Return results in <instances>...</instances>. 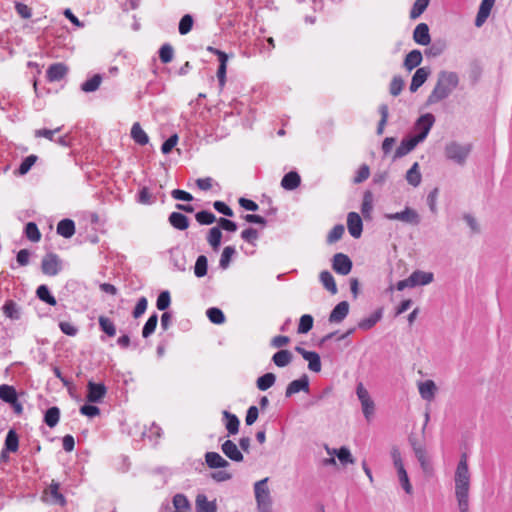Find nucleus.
<instances>
[{
    "instance_id": "obj_1",
    "label": "nucleus",
    "mask_w": 512,
    "mask_h": 512,
    "mask_svg": "<svg viewBox=\"0 0 512 512\" xmlns=\"http://www.w3.org/2000/svg\"><path fill=\"white\" fill-rule=\"evenodd\" d=\"M455 498L460 512H469L470 472L467 455L463 453L457 464L455 476Z\"/></svg>"
},
{
    "instance_id": "obj_2",
    "label": "nucleus",
    "mask_w": 512,
    "mask_h": 512,
    "mask_svg": "<svg viewBox=\"0 0 512 512\" xmlns=\"http://www.w3.org/2000/svg\"><path fill=\"white\" fill-rule=\"evenodd\" d=\"M458 84L459 77L457 73L451 71H440L437 82L427 98V104H436L446 99Z\"/></svg>"
},
{
    "instance_id": "obj_3",
    "label": "nucleus",
    "mask_w": 512,
    "mask_h": 512,
    "mask_svg": "<svg viewBox=\"0 0 512 512\" xmlns=\"http://www.w3.org/2000/svg\"><path fill=\"white\" fill-rule=\"evenodd\" d=\"M268 481L269 478L266 477L254 483L257 512H272L273 499L267 485Z\"/></svg>"
},
{
    "instance_id": "obj_4",
    "label": "nucleus",
    "mask_w": 512,
    "mask_h": 512,
    "mask_svg": "<svg viewBox=\"0 0 512 512\" xmlns=\"http://www.w3.org/2000/svg\"><path fill=\"white\" fill-rule=\"evenodd\" d=\"M471 149V144H461L457 141H451L445 145L444 154L448 160L458 165H464Z\"/></svg>"
},
{
    "instance_id": "obj_5",
    "label": "nucleus",
    "mask_w": 512,
    "mask_h": 512,
    "mask_svg": "<svg viewBox=\"0 0 512 512\" xmlns=\"http://www.w3.org/2000/svg\"><path fill=\"white\" fill-rule=\"evenodd\" d=\"M435 123V116L431 113L421 115L414 124V131L416 134L413 136L419 143L423 142L428 136L431 128Z\"/></svg>"
},
{
    "instance_id": "obj_6",
    "label": "nucleus",
    "mask_w": 512,
    "mask_h": 512,
    "mask_svg": "<svg viewBox=\"0 0 512 512\" xmlns=\"http://www.w3.org/2000/svg\"><path fill=\"white\" fill-rule=\"evenodd\" d=\"M384 217L388 220H397L413 226H417L421 222L419 213L409 206H406L400 212L386 213Z\"/></svg>"
},
{
    "instance_id": "obj_7",
    "label": "nucleus",
    "mask_w": 512,
    "mask_h": 512,
    "mask_svg": "<svg viewBox=\"0 0 512 512\" xmlns=\"http://www.w3.org/2000/svg\"><path fill=\"white\" fill-rule=\"evenodd\" d=\"M41 269L45 275L55 276L62 270V261L57 254L48 253L42 259Z\"/></svg>"
},
{
    "instance_id": "obj_8",
    "label": "nucleus",
    "mask_w": 512,
    "mask_h": 512,
    "mask_svg": "<svg viewBox=\"0 0 512 512\" xmlns=\"http://www.w3.org/2000/svg\"><path fill=\"white\" fill-rule=\"evenodd\" d=\"M353 267L351 259L344 253H336L332 258V269L340 275H348Z\"/></svg>"
},
{
    "instance_id": "obj_9",
    "label": "nucleus",
    "mask_w": 512,
    "mask_h": 512,
    "mask_svg": "<svg viewBox=\"0 0 512 512\" xmlns=\"http://www.w3.org/2000/svg\"><path fill=\"white\" fill-rule=\"evenodd\" d=\"M107 393V388L103 383H95L89 381L87 384L86 399L90 403H99L103 400Z\"/></svg>"
},
{
    "instance_id": "obj_10",
    "label": "nucleus",
    "mask_w": 512,
    "mask_h": 512,
    "mask_svg": "<svg viewBox=\"0 0 512 512\" xmlns=\"http://www.w3.org/2000/svg\"><path fill=\"white\" fill-rule=\"evenodd\" d=\"M300 391L309 392V377L307 374H303L299 379L293 380L288 384L285 390V397L290 398Z\"/></svg>"
},
{
    "instance_id": "obj_11",
    "label": "nucleus",
    "mask_w": 512,
    "mask_h": 512,
    "mask_svg": "<svg viewBox=\"0 0 512 512\" xmlns=\"http://www.w3.org/2000/svg\"><path fill=\"white\" fill-rule=\"evenodd\" d=\"M419 144L418 140L413 136H408L402 139L400 145L396 148L393 160L402 158L410 153Z\"/></svg>"
},
{
    "instance_id": "obj_12",
    "label": "nucleus",
    "mask_w": 512,
    "mask_h": 512,
    "mask_svg": "<svg viewBox=\"0 0 512 512\" xmlns=\"http://www.w3.org/2000/svg\"><path fill=\"white\" fill-rule=\"evenodd\" d=\"M347 227L350 235L359 238L363 231V223L360 215L356 212H350L347 216Z\"/></svg>"
},
{
    "instance_id": "obj_13",
    "label": "nucleus",
    "mask_w": 512,
    "mask_h": 512,
    "mask_svg": "<svg viewBox=\"0 0 512 512\" xmlns=\"http://www.w3.org/2000/svg\"><path fill=\"white\" fill-rule=\"evenodd\" d=\"M224 455L234 462H242L244 456L237 445L232 440H226L221 445Z\"/></svg>"
},
{
    "instance_id": "obj_14",
    "label": "nucleus",
    "mask_w": 512,
    "mask_h": 512,
    "mask_svg": "<svg viewBox=\"0 0 512 512\" xmlns=\"http://www.w3.org/2000/svg\"><path fill=\"white\" fill-rule=\"evenodd\" d=\"M430 73H431V70L429 67L418 68L412 77L410 87H409L410 91L416 92L426 82Z\"/></svg>"
},
{
    "instance_id": "obj_15",
    "label": "nucleus",
    "mask_w": 512,
    "mask_h": 512,
    "mask_svg": "<svg viewBox=\"0 0 512 512\" xmlns=\"http://www.w3.org/2000/svg\"><path fill=\"white\" fill-rule=\"evenodd\" d=\"M495 0H482L476 15L475 26L481 27L489 17Z\"/></svg>"
},
{
    "instance_id": "obj_16",
    "label": "nucleus",
    "mask_w": 512,
    "mask_h": 512,
    "mask_svg": "<svg viewBox=\"0 0 512 512\" xmlns=\"http://www.w3.org/2000/svg\"><path fill=\"white\" fill-rule=\"evenodd\" d=\"M349 313V303L347 301L339 302L331 311L329 315L330 323L342 322Z\"/></svg>"
},
{
    "instance_id": "obj_17",
    "label": "nucleus",
    "mask_w": 512,
    "mask_h": 512,
    "mask_svg": "<svg viewBox=\"0 0 512 512\" xmlns=\"http://www.w3.org/2000/svg\"><path fill=\"white\" fill-rule=\"evenodd\" d=\"M413 40L419 44L426 46L430 43L431 37L429 27L426 23H419L413 31Z\"/></svg>"
},
{
    "instance_id": "obj_18",
    "label": "nucleus",
    "mask_w": 512,
    "mask_h": 512,
    "mask_svg": "<svg viewBox=\"0 0 512 512\" xmlns=\"http://www.w3.org/2000/svg\"><path fill=\"white\" fill-rule=\"evenodd\" d=\"M68 72V68L63 63H54L47 69L46 76L50 82L60 81L65 77Z\"/></svg>"
},
{
    "instance_id": "obj_19",
    "label": "nucleus",
    "mask_w": 512,
    "mask_h": 512,
    "mask_svg": "<svg viewBox=\"0 0 512 512\" xmlns=\"http://www.w3.org/2000/svg\"><path fill=\"white\" fill-rule=\"evenodd\" d=\"M434 279V275L431 272H425L421 270H416L411 273L409 276V282L411 283V287H416L419 285H428Z\"/></svg>"
},
{
    "instance_id": "obj_20",
    "label": "nucleus",
    "mask_w": 512,
    "mask_h": 512,
    "mask_svg": "<svg viewBox=\"0 0 512 512\" xmlns=\"http://www.w3.org/2000/svg\"><path fill=\"white\" fill-rule=\"evenodd\" d=\"M301 183L300 175L296 171H290L286 173L282 180H281V186L285 190L292 191L299 187Z\"/></svg>"
},
{
    "instance_id": "obj_21",
    "label": "nucleus",
    "mask_w": 512,
    "mask_h": 512,
    "mask_svg": "<svg viewBox=\"0 0 512 512\" xmlns=\"http://www.w3.org/2000/svg\"><path fill=\"white\" fill-rule=\"evenodd\" d=\"M205 461L207 466L212 469L226 468L229 466V462L217 452H207L205 454Z\"/></svg>"
},
{
    "instance_id": "obj_22",
    "label": "nucleus",
    "mask_w": 512,
    "mask_h": 512,
    "mask_svg": "<svg viewBox=\"0 0 512 512\" xmlns=\"http://www.w3.org/2000/svg\"><path fill=\"white\" fill-rule=\"evenodd\" d=\"M168 221L177 230L183 231L189 227V218L180 212H172L168 217Z\"/></svg>"
},
{
    "instance_id": "obj_23",
    "label": "nucleus",
    "mask_w": 512,
    "mask_h": 512,
    "mask_svg": "<svg viewBox=\"0 0 512 512\" xmlns=\"http://www.w3.org/2000/svg\"><path fill=\"white\" fill-rule=\"evenodd\" d=\"M293 359V355L289 350L281 349L272 356V362L279 368L288 366Z\"/></svg>"
},
{
    "instance_id": "obj_24",
    "label": "nucleus",
    "mask_w": 512,
    "mask_h": 512,
    "mask_svg": "<svg viewBox=\"0 0 512 512\" xmlns=\"http://www.w3.org/2000/svg\"><path fill=\"white\" fill-rule=\"evenodd\" d=\"M422 60V53L419 50L414 49L406 55L403 65L408 71H411L414 68L418 67L421 64Z\"/></svg>"
},
{
    "instance_id": "obj_25",
    "label": "nucleus",
    "mask_w": 512,
    "mask_h": 512,
    "mask_svg": "<svg viewBox=\"0 0 512 512\" xmlns=\"http://www.w3.org/2000/svg\"><path fill=\"white\" fill-rule=\"evenodd\" d=\"M57 233L64 238H71L75 233V223L71 219H62L57 224Z\"/></svg>"
},
{
    "instance_id": "obj_26",
    "label": "nucleus",
    "mask_w": 512,
    "mask_h": 512,
    "mask_svg": "<svg viewBox=\"0 0 512 512\" xmlns=\"http://www.w3.org/2000/svg\"><path fill=\"white\" fill-rule=\"evenodd\" d=\"M222 415L225 419V427L230 435H235L239 431L240 421L235 414L224 410Z\"/></svg>"
},
{
    "instance_id": "obj_27",
    "label": "nucleus",
    "mask_w": 512,
    "mask_h": 512,
    "mask_svg": "<svg viewBox=\"0 0 512 512\" xmlns=\"http://www.w3.org/2000/svg\"><path fill=\"white\" fill-rule=\"evenodd\" d=\"M2 310L4 315L10 318L11 320H19L21 317L20 307L14 300H7L4 303Z\"/></svg>"
},
{
    "instance_id": "obj_28",
    "label": "nucleus",
    "mask_w": 512,
    "mask_h": 512,
    "mask_svg": "<svg viewBox=\"0 0 512 512\" xmlns=\"http://www.w3.org/2000/svg\"><path fill=\"white\" fill-rule=\"evenodd\" d=\"M197 512H217V505L214 501H208L205 495H198L196 498Z\"/></svg>"
},
{
    "instance_id": "obj_29",
    "label": "nucleus",
    "mask_w": 512,
    "mask_h": 512,
    "mask_svg": "<svg viewBox=\"0 0 512 512\" xmlns=\"http://www.w3.org/2000/svg\"><path fill=\"white\" fill-rule=\"evenodd\" d=\"M436 392V385L432 380H426L419 384V393L424 400L431 401Z\"/></svg>"
},
{
    "instance_id": "obj_30",
    "label": "nucleus",
    "mask_w": 512,
    "mask_h": 512,
    "mask_svg": "<svg viewBox=\"0 0 512 512\" xmlns=\"http://www.w3.org/2000/svg\"><path fill=\"white\" fill-rule=\"evenodd\" d=\"M419 163L415 162L411 168L406 172V181L413 187L420 185L422 176L419 169Z\"/></svg>"
},
{
    "instance_id": "obj_31",
    "label": "nucleus",
    "mask_w": 512,
    "mask_h": 512,
    "mask_svg": "<svg viewBox=\"0 0 512 512\" xmlns=\"http://www.w3.org/2000/svg\"><path fill=\"white\" fill-rule=\"evenodd\" d=\"M131 137L139 145L144 146L149 142V137L138 122L131 128Z\"/></svg>"
},
{
    "instance_id": "obj_32",
    "label": "nucleus",
    "mask_w": 512,
    "mask_h": 512,
    "mask_svg": "<svg viewBox=\"0 0 512 512\" xmlns=\"http://www.w3.org/2000/svg\"><path fill=\"white\" fill-rule=\"evenodd\" d=\"M381 318H382V310L378 309L377 311H375L369 317L360 320L358 322V328L361 329V330H364V331L369 330L373 326H375L376 323L378 321H380Z\"/></svg>"
},
{
    "instance_id": "obj_33",
    "label": "nucleus",
    "mask_w": 512,
    "mask_h": 512,
    "mask_svg": "<svg viewBox=\"0 0 512 512\" xmlns=\"http://www.w3.org/2000/svg\"><path fill=\"white\" fill-rule=\"evenodd\" d=\"M319 278L325 289H327L333 295L337 293L338 289L335 283V279L329 271H322L319 275Z\"/></svg>"
},
{
    "instance_id": "obj_34",
    "label": "nucleus",
    "mask_w": 512,
    "mask_h": 512,
    "mask_svg": "<svg viewBox=\"0 0 512 512\" xmlns=\"http://www.w3.org/2000/svg\"><path fill=\"white\" fill-rule=\"evenodd\" d=\"M60 419V409L56 406L50 407L46 410L44 414V423L50 427L54 428Z\"/></svg>"
},
{
    "instance_id": "obj_35",
    "label": "nucleus",
    "mask_w": 512,
    "mask_h": 512,
    "mask_svg": "<svg viewBox=\"0 0 512 512\" xmlns=\"http://www.w3.org/2000/svg\"><path fill=\"white\" fill-rule=\"evenodd\" d=\"M36 296L48 305L55 306L57 304L56 298L50 293L47 285H40L36 290Z\"/></svg>"
},
{
    "instance_id": "obj_36",
    "label": "nucleus",
    "mask_w": 512,
    "mask_h": 512,
    "mask_svg": "<svg viewBox=\"0 0 512 512\" xmlns=\"http://www.w3.org/2000/svg\"><path fill=\"white\" fill-rule=\"evenodd\" d=\"M276 381V376L274 373L268 372L264 375L258 377L256 381V386L261 391H266L271 388Z\"/></svg>"
},
{
    "instance_id": "obj_37",
    "label": "nucleus",
    "mask_w": 512,
    "mask_h": 512,
    "mask_svg": "<svg viewBox=\"0 0 512 512\" xmlns=\"http://www.w3.org/2000/svg\"><path fill=\"white\" fill-rule=\"evenodd\" d=\"M101 82L102 76L100 74H95L92 78L84 81L80 88L85 93L95 92L100 87Z\"/></svg>"
},
{
    "instance_id": "obj_38",
    "label": "nucleus",
    "mask_w": 512,
    "mask_h": 512,
    "mask_svg": "<svg viewBox=\"0 0 512 512\" xmlns=\"http://www.w3.org/2000/svg\"><path fill=\"white\" fill-rule=\"evenodd\" d=\"M19 448V437L14 429H10L6 435L4 449L16 452Z\"/></svg>"
},
{
    "instance_id": "obj_39",
    "label": "nucleus",
    "mask_w": 512,
    "mask_h": 512,
    "mask_svg": "<svg viewBox=\"0 0 512 512\" xmlns=\"http://www.w3.org/2000/svg\"><path fill=\"white\" fill-rule=\"evenodd\" d=\"M221 239H222V232H221L220 228L218 226L212 227L208 232L207 241L214 251H217L219 249L220 244H221Z\"/></svg>"
},
{
    "instance_id": "obj_40",
    "label": "nucleus",
    "mask_w": 512,
    "mask_h": 512,
    "mask_svg": "<svg viewBox=\"0 0 512 512\" xmlns=\"http://www.w3.org/2000/svg\"><path fill=\"white\" fill-rule=\"evenodd\" d=\"M173 506L175 512H189L191 509L190 503L184 494H176L173 497Z\"/></svg>"
},
{
    "instance_id": "obj_41",
    "label": "nucleus",
    "mask_w": 512,
    "mask_h": 512,
    "mask_svg": "<svg viewBox=\"0 0 512 512\" xmlns=\"http://www.w3.org/2000/svg\"><path fill=\"white\" fill-rule=\"evenodd\" d=\"M304 359L308 361V369L310 371L316 373L321 371V359L317 352L311 351L310 353H306Z\"/></svg>"
},
{
    "instance_id": "obj_42",
    "label": "nucleus",
    "mask_w": 512,
    "mask_h": 512,
    "mask_svg": "<svg viewBox=\"0 0 512 512\" xmlns=\"http://www.w3.org/2000/svg\"><path fill=\"white\" fill-rule=\"evenodd\" d=\"M100 329L106 333L109 337L116 335V327L112 320L105 316H99L98 318Z\"/></svg>"
},
{
    "instance_id": "obj_43",
    "label": "nucleus",
    "mask_w": 512,
    "mask_h": 512,
    "mask_svg": "<svg viewBox=\"0 0 512 512\" xmlns=\"http://www.w3.org/2000/svg\"><path fill=\"white\" fill-rule=\"evenodd\" d=\"M208 259L205 255H200L196 259L194 266V274L198 278H202L207 274Z\"/></svg>"
},
{
    "instance_id": "obj_44",
    "label": "nucleus",
    "mask_w": 512,
    "mask_h": 512,
    "mask_svg": "<svg viewBox=\"0 0 512 512\" xmlns=\"http://www.w3.org/2000/svg\"><path fill=\"white\" fill-rule=\"evenodd\" d=\"M236 254V250L233 246H226L221 254L219 260V267L223 270L227 269L230 265L231 258Z\"/></svg>"
},
{
    "instance_id": "obj_45",
    "label": "nucleus",
    "mask_w": 512,
    "mask_h": 512,
    "mask_svg": "<svg viewBox=\"0 0 512 512\" xmlns=\"http://www.w3.org/2000/svg\"><path fill=\"white\" fill-rule=\"evenodd\" d=\"M17 397V392L13 386L2 384L0 385V399L6 403L14 402Z\"/></svg>"
},
{
    "instance_id": "obj_46",
    "label": "nucleus",
    "mask_w": 512,
    "mask_h": 512,
    "mask_svg": "<svg viewBox=\"0 0 512 512\" xmlns=\"http://www.w3.org/2000/svg\"><path fill=\"white\" fill-rule=\"evenodd\" d=\"M429 2L430 0H416L410 10V18L413 20L419 18L427 9Z\"/></svg>"
},
{
    "instance_id": "obj_47",
    "label": "nucleus",
    "mask_w": 512,
    "mask_h": 512,
    "mask_svg": "<svg viewBox=\"0 0 512 512\" xmlns=\"http://www.w3.org/2000/svg\"><path fill=\"white\" fill-rule=\"evenodd\" d=\"M157 323L158 315L156 313H153L144 324V327L142 329V336L144 338H148L150 335H152L155 332Z\"/></svg>"
},
{
    "instance_id": "obj_48",
    "label": "nucleus",
    "mask_w": 512,
    "mask_h": 512,
    "mask_svg": "<svg viewBox=\"0 0 512 512\" xmlns=\"http://www.w3.org/2000/svg\"><path fill=\"white\" fill-rule=\"evenodd\" d=\"M208 319L214 324H223L225 322V315L221 309L211 307L206 311Z\"/></svg>"
},
{
    "instance_id": "obj_49",
    "label": "nucleus",
    "mask_w": 512,
    "mask_h": 512,
    "mask_svg": "<svg viewBox=\"0 0 512 512\" xmlns=\"http://www.w3.org/2000/svg\"><path fill=\"white\" fill-rule=\"evenodd\" d=\"M313 317L309 314H304L301 316L299 325H298V333L299 334H306L308 333L312 327H313Z\"/></svg>"
},
{
    "instance_id": "obj_50",
    "label": "nucleus",
    "mask_w": 512,
    "mask_h": 512,
    "mask_svg": "<svg viewBox=\"0 0 512 512\" xmlns=\"http://www.w3.org/2000/svg\"><path fill=\"white\" fill-rule=\"evenodd\" d=\"M229 56H222V59L219 60V67L217 70V78L219 82V86L222 88L226 82V71H227V62Z\"/></svg>"
},
{
    "instance_id": "obj_51",
    "label": "nucleus",
    "mask_w": 512,
    "mask_h": 512,
    "mask_svg": "<svg viewBox=\"0 0 512 512\" xmlns=\"http://www.w3.org/2000/svg\"><path fill=\"white\" fill-rule=\"evenodd\" d=\"M197 222L201 225H210L216 221L215 215L208 210H202L195 214Z\"/></svg>"
},
{
    "instance_id": "obj_52",
    "label": "nucleus",
    "mask_w": 512,
    "mask_h": 512,
    "mask_svg": "<svg viewBox=\"0 0 512 512\" xmlns=\"http://www.w3.org/2000/svg\"><path fill=\"white\" fill-rule=\"evenodd\" d=\"M193 17L190 14H185L179 22L178 30L181 35L188 34L193 27Z\"/></svg>"
},
{
    "instance_id": "obj_53",
    "label": "nucleus",
    "mask_w": 512,
    "mask_h": 512,
    "mask_svg": "<svg viewBox=\"0 0 512 512\" xmlns=\"http://www.w3.org/2000/svg\"><path fill=\"white\" fill-rule=\"evenodd\" d=\"M25 235L32 242H37L41 238V233L34 222H29L26 224Z\"/></svg>"
},
{
    "instance_id": "obj_54",
    "label": "nucleus",
    "mask_w": 512,
    "mask_h": 512,
    "mask_svg": "<svg viewBox=\"0 0 512 512\" xmlns=\"http://www.w3.org/2000/svg\"><path fill=\"white\" fill-rule=\"evenodd\" d=\"M59 488V483L52 481L49 487V492L54 500V503L64 506L66 504V500L65 497L59 492Z\"/></svg>"
},
{
    "instance_id": "obj_55",
    "label": "nucleus",
    "mask_w": 512,
    "mask_h": 512,
    "mask_svg": "<svg viewBox=\"0 0 512 512\" xmlns=\"http://www.w3.org/2000/svg\"><path fill=\"white\" fill-rule=\"evenodd\" d=\"M174 50L173 47L166 43L163 44L159 50V58L162 63L167 64L170 63L173 59Z\"/></svg>"
},
{
    "instance_id": "obj_56",
    "label": "nucleus",
    "mask_w": 512,
    "mask_h": 512,
    "mask_svg": "<svg viewBox=\"0 0 512 512\" xmlns=\"http://www.w3.org/2000/svg\"><path fill=\"white\" fill-rule=\"evenodd\" d=\"M337 458L342 465L353 464L355 462L350 450L345 446L338 449Z\"/></svg>"
},
{
    "instance_id": "obj_57",
    "label": "nucleus",
    "mask_w": 512,
    "mask_h": 512,
    "mask_svg": "<svg viewBox=\"0 0 512 512\" xmlns=\"http://www.w3.org/2000/svg\"><path fill=\"white\" fill-rule=\"evenodd\" d=\"M345 228L342 224L335 225L327 236V242L332 244L340 240L344 234Z\"/></svg>"
},
{
    "instance_id": "obj_58",
    "label": "nucleus",
    "mask_w": 512,
    "mask_h": 512,
    "mask_svg": "<svg viewBox=\"0 0 512 512\" xmlns=\"http://www.w3.org/2000/svg\"><path fill=\"white\" fill-rule=\"evenodd\" d=\"M171 303V297L169 291H162L157 298L156 307L160 311H165Z\"/></svg>"
},
{
    "instance_id": "obj_59",
    "label": "nucleus",
    "mask_w": 512,
    "mask_h": 512,
    "mask_svg": "<svg viewBox=\"0 0 512 512\" xmlns=\"http://www.w3.org/2000/svg\"><path fill=\"white\" fill-rule=\"evenodd\" d=\"M445 47L446 46L444 42H434L432 45H430L429 48L425 50V55L427 57H438L444 52Z\"/></svg>"
},
{
    "instance_id": "obj_60",
    "label": "nucleus",
    "mask_w": 512,
    "mask_h": 512,
    "mask_svg": "<svg viewBox=\"0 0 512 512\" xmlns=\"http://www.w3.org/2000/svg\"><path fill=\"white\" fill-rule=\"evenodd\" d=\"M373 195L370 191H366L363 196V202L361 205V212L364 215V217L369 216L373 206Z\"/></svg>"
},
{
    "instance_id": "obj_61",
    "label": "nucleus",
    "mask_w": 512,
    "mask_h": 512,
    "mask_svg": "<svg viewBox=\"0 0 512 512\" xmlns=\"http://www.w3.org/2000/svg\"><path fill=\"white\" fill-rule=\"evenodd\" d=\"M415 457L417 458L421 468L424 472H428L431 469L429 459L426 454V449H416Z\"/></svg>"
},
{
    "instance_id": "obj_62",
    "label": "nucleus",
    "mask_w": 512,
    "mask_h": 512,
    "mask_svg": "<svg viewBox=\"0 0 512 512\" xmlns=\"http://www.w3.org/2000/svg\"><path fill=\"white\" fill-rule=\"evenodd\" d=\"M37 161V156L36 155H29L27 156L20 164L19 168H18V172L20 175H25L29 172V170L31 169V167L35 164V162Z\"/></svg>"
},
{
    "instance_id": "obj_63",
    "label": "nucleus",
    "mask_w": 512,
    "mask_h": 512,
    "mask_svg": "<svg viewBox=\"0 0 512 512\" xmlns=\"http://www.w3.org/2000/svg\"><path fill=\"white\" fill-rule=\"evenodd\" d=\"M370 175V168L367 164H362L356 172V175L353 179V183L360 184L367 180Z\"/></svg>"
},
{
    "instance_id": "obj_64",
    "label": "nucleus",
    "mask_w": 512,
    "mask_h": 512,
    "mask_svg": "<svg viewBox=\"0 0 512 512\" xmlns=\"http://www.w3.org/2000/svg\"><path fill=\"white\" fill-rule=\"evenodd\" d=\"M155 198L150 193L147 187H143L137 196V201L144 205H150L154 202Z\"/></svg>"
}]
</instances>
